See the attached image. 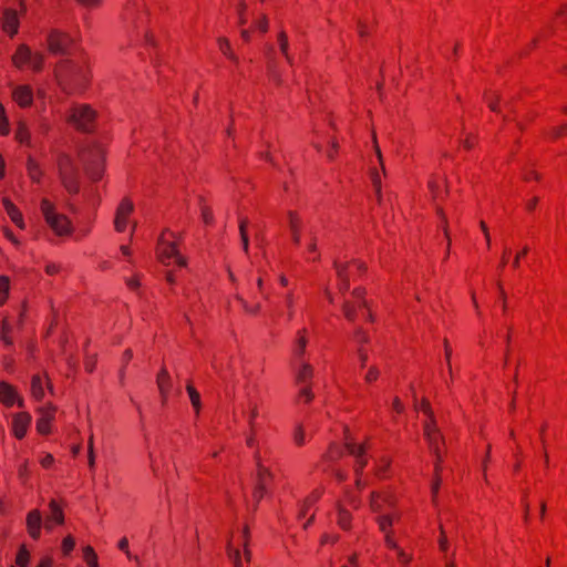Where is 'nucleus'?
<instances>
[{"label":"nucleus","mask_w":567,"mask_h":567,"mask_svg":"<svg viewBox=\"0 0 567 567\" xmlns=\"http://www.w3.org/2000/svg\"><path fill=\"white\" fill-rule=\"evenodd\" d=\"M55 76L68 94L83 90L89 82L90 72L85 63L70 59L61 60L55 68Z\"/></svg>","instance_id":"nucleus-1"},{"label":"nucleus","mask_w":567,"mask_h":567,"mask_svg":"<svg viewBox=\"0 0 567 567\" xmlns=\"http://www.w3.org/2000/svg\"><path fill=\"white\" fill-rule=\"evenodd\" d=\"M58 168L64 188L70 194H78L80 190L79 168L74 161L69 155L62 154L58 161Z\"/></svg>","instance_id":"nucleus-2"},{"label":"nucleus","mask_w":567,"mask_h":567,"mask_svg":"<svg viewBox=\"0 0 567 567\" xmlns=\"http://www.w3.org/2000/svg\"><path fill=\"white\" fill-rule=\"evenodd\" d=\"M41 212L47 224L59 236L69 235L71 233V221L65 215L55 212L54 205L48 199H42Z\"/></svg>","instance_id":"nucleus-3"},{"label":"nucleus","mask_w":567,"mask_h":567,"mask_svg":"<svg viewBox=\"0 0 567 567\" xmlns=\"http://www.w3.org/2000/svg\"><path fill=\"white\" fill-rule=\"evenodd\" d=\"M87 176L97 181L102 176L103 151L99 146H89L79 154Z\"/></svg>","instance_id":"nucleus-4"},{"label":"nucleus","mask_w":567,"mask_h":567,"mask_svg":"<svg viewBox=\"0 0 567 567\" xmlns=\"http://www.w3.org/2000/svg\"><path fill=\"white\" fill-rule=\"evenodd\" d=\"M66 117L79 130L89 132L92 128L95 112L89 105H74L68 112Z\"/></svg>","instance_id":"nucleus-5"},{"label":"nucleus","mask_w":567,"mask_h":567,"mask_svg":"<svg viewBox=\"0 0 567 567\" xmlns=\"http://www.w3.org/2000/svg\"><path fill=\"white\" fill-rule=\"evenodd\" d=\"M47 41L49 51L61 55L69 54V48L73 43L71 35L59 30L50 31Z\"/></svg>","instance_id":"nucleus-6"},{"label":"nucleus","mask_w":567,"mask_h":567,"mask_svg":"<svg viewBox=\"0 0 567 567\" xmlns=\"http://www.w3.org/2000/svg\"><path fill=\"white\" fill-rule=\"evenodd\" d=\"M158 257L166 265L173 259L178 266H186V259L178 254L175 243L166 240L164 235L159 239Z\"/></svg>","instance_id":"nucleus-7"},{"label":"nucleus","mask_w":567,"mask_h":567,"mask_svg":"<svg viewBox=\"0 0 567 567\" xmlns=\"http://www.w3.org/2000/svg\"><path fill=\"white\" fill-rule=\"evenodd\" d=\"M370 506H371L373 512L380 513L379 516L384 515V514H389V515L392 516L393 522L395 519L400 518V514L399 513H390V512H388V509H391L393 507V499H392V496L386 494V493L381 494V493L373 492L371 494Z\"/></svg>","instance_id":"nucleus-8"},{"label":"nucleus","mask_w":567,"mask_h":567,"mask_svg":"<svg viewBox=\"0 0 567 567\" xmlns=\"http://www.w3.org/2000/svg\"><path fill=\"white\" fill-rule=\"evenodd\" d=\"M424 435L429 443V446L433 454L436 457V463L442 461V455L440 453V443L443 442V437L436 427L435 423H425L424 424Z\"/></svg>","instance_id":"nucleus-9"},{"label":"nucleus","mask_w":567,"mask_h":567,"mask_svg":"<svg viewBox=\"0 0 567 567\" xmlns=\"http://www.w3.org/2000/svg\"><path fill=\"white\" fill-rule=\"evenodd\" d=\"M133 210H134V204L128 198H124L120 203V205L116 209L115 219H114V226L117 231H120V233L124 231V229L127 225V221H128V216L132 214Z\"/></svg>","instance_id":"nucleus-10"},{"label":"nucleus","mask_w":567,"mask_h":567,"mask_svg":"<svg viewBox=\"0 0 567 567\" xmlns=\"http://www.w3.org/2000/svg\"><path fill=\"white\" fill-rule=\"evenodd\" d=\"M256 391V385L246 386V404L243 406V413L247 415L248 423L251 430H254L255 419L258 416V406L254 398V393Z\"/></svg>","instance_id":"nucleus-11"},{"label":"nucleus","mask_w":567,"mask_h":567,"mask_svg":"<svg viewBox=\"0 0 567 567\" xmlns=\"http://www.w3.org/2000/svg\"><path fill=\"white\" fill-rule=\"evenodd\" d=\"M377 522H378L380 530L384 534V540H385L386 546L389 548L398 550L399 547H398L396 543L394 542V539L391 537V530H390V527L393 524L392 516L389 514L378 516Z\"/></svg>","instance_id":"nucleus-12"},{"label":"nucleus","mask_w":567,"mask_h":567,"mask_svg":"<svg viewBox=\"0 0 567 567\" xmlns=\"http://www.w3.org/2000/svg\"><path fill=\"white\" fill-rule=\"evenodd\" d=\"M27 529L33 539H39L41 535L42 515L40 511L33 509L27 515Z\"/></svg>","instance_id":"nucleus-13"},{"label":"nucleus","mask_w":567,"mask_h":567,"mask_svg":"<svg viewBox=\"0 0 567 567\" xmlns=\"http://www.w3.org/2000/svg\"><path fill=\"white\" fill-rule=\"evenodd\" d=\"M31 422V415L29 413H18L13 416L12 430L17 439L24 437L27 430Z\"/></svg>","instance_id":"nucleus-14"},{"label":"nucleus","mask_w":567,"mask_h":567,"mask_svg":"<svg viewBox=\"0 0 567 567\" xmlns=\"http://www.w3.org/2000/svg\"><path fill=\"white\" fill-rule=\"evenodd\" d=\"M346 449L348 453L355 458V473L359 475L367 464V460L364 457L365 449L363 445H357L351 442L346 444Z\"/></svg>","instance_id":"nucleus-15"},{"label":"nucleus","mask_w":567,"mask_h":567,"mask_svg":"<svg viewBox=\"0 0 567 567\" xmlns=\"http://www.w3.org/2000/svg\"><path fill=\"white\" fill-rule=\"evenodd\" d=\"M255 461L257 466L256 484L259 489L261 488L267 491V484L272 480V473L264 466L260 456L257 453L255 454Z\"/></svg>","instance_id":"nucleus-16"},{"label":"nucleus","mask_w":567,"mask_h":567,"mask_svg":"<svg viewBox=\"0 0 567 567\" xmlns=\"http://www.w3.org/2000/svg\"><path fill=\"white\" fill-rule=\"evenodd\" d=\"M19 18L18 13L13 9H6L2 18V28L10 35H14L18 32Z\"/></svg>","instance_id":"nucleus-17"},{"label":"nucleus","mask_w":567,"mask_h":567,"mask_svg":"<svg viewBox=\"0 0 567 567\" xmlns=\"http://www.w3.org/2000/svg\"><path fill=\"white\" fill-rule=\"evenodd\" d=\"M0 401L7 405H12L16 401L20 406L23 405V401L17 398L16 390L8 383H0Z\"/></svg>","instance_id":"nucleus-18"},{"label":"nucleus","mask_w":567,"mask_h":567,"mask_svg":"<svg viewBox=\"0 0 567 567\" xmlns=\"http://www.w3.org/2000/svg\"><path fill=\"white\" fill-rule=\"evenodd\" d=\"M39 412L41 415L37 421V429L41 434H47L49 433V424L53 419L54 408H41Z\"/></svg>","instance_id":"nucleus-19"},{"label":"nucleus","mask_w":567,"mask_h":567,"mask_svg":"<svg viewBox=\"0 0 567 567\" xmlns=\"http://www.w3.org/2000/svg\"><path fill=\"white\" fill-rule=\"evenodd\" d=\"M156 382H157V386H158L163 403H165L167 400L168 392L172 388L171 377L166 369H162L159 371V373L157 374Z\"/></svg>","instance_id":"nucleus-20"},{"label":"nucleus","mask_w":567,"mask_h":567,"mask_svg":"<svg viewBox=\"0 0 567 567\" xmlns=\"http://www.w3.org/2000/svg\"><path fill=\"white\" fill-rule=\"evenodd\" d=\"M13 97L21 106H28L32 103L33 95L29 86L22 85L14 89Z\"/></svg>","instance_id":"nucleus-21"},{"label":"nucleus","mask_w":567,"mask_h":567,"mask_svg":"<svg viewBox=\"0 0 567 567\" xmlns=\"http://www.w3.org/2000/svg\"><path fill=\"white\" fill-rule=\"evenodd\" d=\"M4 209L11 220L20 228H24V221L22 218V214L19 212V209L14 206L13 203H11L8 198H3L2 200Z\"/></svg>","instance_id":"nucleus-22"},{"label":"nucleus","mask_w":567,"mask_h":567,"mask_svg":"<svg viewBox=\"0 0 567 567\" xmlns=\"http://www.w3.org/2000/svg\"><path fill=\"white\" fill-rule=\"evenodd\" d=\"M32 58V51L25 44H21L18 47L17 52L14 53L12 60L16 66L21 68L24 64L29 63V60Z\"/></svg>","instance_id":"nucleus-23"},{"label":"nucleus","mask_w":567,"mask_h":567,"mask_svg":"<svg viewBox=\"0 0 567 567\" xmlns=\"http://www.w3.org/2000/svg\"><path fill=\"white\" fill-rule=\"evenodd\" d=\"M312 378V368L307 363H301L296 373V382L298 384L307 385L308 381Z\"/></svg>","instance_id":"nucleus-24"},{"label":"nucleus","mask_w":567,"mask_h":567,"mask_svg":"<svg viewBox=\"0 0 567 567\" xmlns=\"http://www.w3.org/2000/svg\"><path fill=\"white\" fill-rule=\"evenodd\" d=\"M49 506H50V515L48 516V519L51 522H54L59 525L63 524L64 515H63L61 507L56 504V502L51 501Z\"/></svg>","instance_id":"nucleus-25"},{"label":"nucleus","mask_w":567,"mask_h":567,"mask_svg":"<svg viewBox=\"0 0 567 567\" xmlns=\"http://www.w3.org/2000/svg\"><path fill=\"white\" fill-rule=\"evenodd\" d=\"M288 217H289V228L291 231L292 240L295 244L298 245L300 243L299 220H298L296 214L292 212L288 213Z\"/></svg>","instance_id":"nucleus-26"},{"label":"nucleus","mask_w":567,"mask_h":567,"mask_svg":"<svg viewBox=\"0 0 567 567\" xmlns=\"http://www.w3.org/2000/svg\"><path fill=\"white\" fill-rule=\"evenodd\" d=\"M31 392L34 399L41 400L44 395L43 381L40 375H33L31 382Z\"/></svg>","instance_id":"nucleus-27"},{"label":"nucleus","mask_w":567,"mask_h":567,"mask_svg":"<svg viewBox=\"0 0 567 567\" xmlns=\"http://www.w3.org/2000/svg\"><path fill=\"white\" fill-rule=\"evenodd\" d=\"M12 330V327L11 324L9 323V321L4 318L1 322V329H0V338L2 340V342L6 344V346H12V340L11 338L9 337V333L11 332Z\"/></svg>","instance_id":"nucleus-28"},{"label":"nucleus","mask_w":567,"mask_h":567,"mask_svg":"<svg viewBox=\"0 0 567 567\" xmlns=\"http://www.w3.org/2000/svg\"><path fill=\"white\" fill-rule=\"evenodd\" d=\"M278 42L281 53L285 55L288 63L292 64V58L288 53V39L285 32H280L278 35Z\"/></svg>","instance_id":"nucleus-29"},{"label":"nucleus","mask_w":567,"mask_h":567,"mask_svg":"<svg viewBox=\"0 0 567 567\" xmlns=\"http://www.w3.org/2000/svg\"><path fill=\"white\" fill-rule=\"evenodd\" d=\"M186 390L188 392L192 405L194 406V409L198 413V411L200 409V395H199V393L190 384H187Z\"/></svg>","instance_id":"nucleus-30"},{"label":"nucleus","mask_w":567,"mask_h":567,"mask_svg":"<svg viewBox=\"0 0 567 567\" xmlns=\"http://www.w3.org/2000/svg\"><path fill=\"white\" fill-rule=\"evenodd\" d=\"M83 554L89 567H99L96 554L91 546L84 547Z\"/></svg>","instance_id":"nucleus-31"},{"label":"nucleus","mask_w":567,"mask_h":567,"mask_svg":"<svg viewBox=\"0 0 567 567\" xmlns=\"http://www.w3.org/2000/svg\"><path fill=\"white\" fill-rule=\"evenodd\" d=\"M218 44L220 51L233 61H237V56L231 52L229 41L226 38H219Z\"/></svg>","instance_id":"nucleus-32"},{"label":"nucleus","mask_w":567,"mask_h":567,"mask_svg":"<svg viewBox=\"0 0 567 567\" xmlns=\"http://www.w3.org/2000/svg\"><path fill=\"white\" fill-rule=\"evenodd\" d=\"M43 59V54L32 52V58L29 60L28 65L34 71H40L42 69Z\"/></svg>","instance_id":"nucleus-33"},{"label":"nucleus","mask_w":567,"mask_h":567,"mask_svg":"<svg viewBox=\"0 0 567 567\" xmlns=\"http://www.w3.org/2000/svg\"><path fill=\"white\" fill-rule=\"evenodd\" d=\"M9 292V279L8 277L0 276V305H3Z\"/></svg>","instance_id":"nucleus-34"},{"label":"nucleus","mask_w":567,"mask_h":567,"mask_svg":"<svg viewBox=\"0 0 567 567\" xmlns=\"http://www.w3.org/2000/svg\"><path fill=\"white\" fill-rule=\"evenodd\" d=\"M87 463H89L90 470H94L95 453H94V445H93V435L90 436L89 443H87Z\"/></svg>","instance_id":"nucleus-35"},{"label":"nucleus","mask_w":567,"mask_h":567,"mask_svg":"<svg viewBox=\"0 0 567 567\" xmlns=\"http://www.w3.org/2000/svg\"><path fill=\"white\" fill-rule=\"evenodd\" d=\"M28 171H29V175L30 177L35 181V182H39L40 181V176H41V171L38 166V164L30 159L29 163H28Z\"/></svg>","instance_id":"nucleus-36"},{"label":"nucleus","mask_w":567,"mask_h":567,"mask_svg":"<svg viewBox=\"0 0 567 567\" xmlns=\"http://www.w3.org/2000/svg\"><path fill=\"white\" fill-rule=\"evenodd\" d=\"M333 267L336 269V272H337V276L339 278V280H343L344 279H349V276H348V272H347V269H348V265L347 264H341L337 260L333 261Z\"/></svg>","instance_id":"nucleus-37"},{"label":"nucleus","mask_w":567,"mask_h":567,"mask_svg":"<svg viewBox=\"0 0 567 567\" xmlns=\"http://www.w3.org/2000/svg\"><path fill=\"white\" fill-rule=\"evenodd\" d=\"M29 563V551L24 546H22L17 555V564L20 567H28Z\"/></svg>","instance_id":"nucleus-38"},{"label":"nucleus","mask_w":567,"mask_h":567,"mask_svg":"<svg viewBox=\"0 0 567 567\" xmlns=\"http://www.w3.org/2000/svg\"><path fill=\"white\" fill-rule=\"evenodd\" d=\"M298 334H299V337H298V340H297L295 352H296L297 355H301L305 352V348H306V344H307V339L305 337V330L299 331Z\"/></svg>","instance_id":"nucleus-39"},{"label":"nucleus","mask_w":567,"mask_h":567,"mask_svg":"<svg viewBox=\"0 0 567 567\" xmlns=\"http://www.w3.org/2000/svg\"><path fill=\"white\" fill-rule=\"evenodd\" d=\"M305 430L301 424L296 425V429L293 431V441L297 445H303L305 444Z\"/></svg>","instance_id":"nucleus-40"},{"label":"nucleus","mask_w":567,"mask_h":567,"mask_svg":"<svg viewBox=\"0 0 567 567\" xmlns=\"http://www.w3.org/2000/svg\"><path fill=\"white\" fill-rule=\"evenodd\" d=\"M228 556L233 560L235 567H243L240 561V553L238 549L231 548V546L228 544L227 546Z\"/></svg>","instance_id":"nucleus-41"},{"label":"nucleus","mask_w":567,"mask_h":567,"mask_svg":"<svg viewBox=\"0 0 567 567\" xmlns=\"http://www.w3.org/2000/svg\"><path fill=\"white\" fill-rule=\"evenodd\" d=\"M75 546V540L72 536H66L62 542V551L64 555H69Z\"/></svg>","instance_id":"nucleus-42"},{"label":"nucleus","mask_w":567,"mask_h":567,"mask_svg":"<svg viewBox=\"0 0 567 567\" xmlns=\"http://www.w3.org/2000/svg\"><path fill=\"white\" fill-rule=\"evenodd\" d=\"M17 138L21 143H28L30 140V133L24 124H20L17 131Z\"/></svg>","instance_id":"nucleus-43"},{"label":"nucleus","mask_w":567,"mask_h":567,"mask_svg":"<svg viewBox=\"0 0 567 567\" xmlns=\"http://www.w3.org/2000/svg\"><path fill=\"white\" fill-rule=\"evenodd\" d=\"M349 522H350L349 513L346 509H343V508H339V513H338V523H339V525L342 528H348L349 527Z\"/></svg>","instance_id":"nucleus-44"},{"label":"nucleus","mask_w":567,"mask_h":567,"mask_svg":"<svg viewBox=\"0 0 567 567\" xmlns=\"http://www.w3.org/2000/svg\"><path fill=\"white\" fill-rule=\"evenodd\" d=\"M320 497V494L315 492L311 496H309L305 502H303V505L300 509V513H299V518H301L305 513H306V509L311 506L318 498Z\"/></svg>","instance_id":"nucleus-45"},{"label":"nucleus","mask_w":567,"mask_h":567,"mask_svg":"<svg viewBox=\"0 0 567 567\" xmlns=\"http://www.w3.org/2000/svg\"><path fill=\"white\" fill-rule=\"evenodd\" d=\"M320 497V494L315 492L311 496H309L305 502H303V505L300 509V513H299V518H301L305 513H306V509L311 506L318 498Z\"/></svg>","instance_id":"nucleus-46"},{"label":"nucleus","mask_w":567,"mask_h":567,"mask_svg":"<svg viewBox=\"0 0 567 567\" xmlns=\"http://www.w3.org/2000/svg\"><path fill=\"white\" fill-rule=\"evenodd\" d=\"M320 497V494L315 492L311 496H309L305 502H303V505L300 509V513H299V518H301L305 513H306V509L311 506L318 498Z\"/></svg>","instance_id":"nucleus-47"},{"label":"nucleus","mask_w":567,"mask_h":567,"mask_svg":"<svg viewBox=\"0 0 567 567\" xmlns=\"http://www.w3.org/2000/svg\"><path fill=\"white\" fill-rule=\"evenodd\" d=\"M421 410L423 411L424 414L427 415L429 417V422L427 423H435V417H434V413L430 406V403L427 400H423L422 403H421Z\"/></svg>","instance_id":"nucleus-48"},{"label":"nucleus","mask_w":567,"mask_h":567,"mask_svg":"<svg viewBox=\"0 0 567 567\" xmlns=\"http://www.w3.org/2000/svg\"><path fill=\"white\" fill-rule=\"evenodd\" d=\"M8 132V121L6 117L4 107L0 104V133L6 135Z\"/></svg>","instance_id":"nucleus-49"},{"label":"nucleus","mask_w":567,"mask_h":567,"mask_svg":"<svg viewBox=\"0 0 567 567\" xmlns=\"http://www.w3.org/2000/svg\"><path fill=\"white\" fill-rule=\"evenodd\" d=\"M372 183L375 188V193L378 196V200L381 202V179L378 172H372L371 174Z\"/></svg>","instance_id":"nucleus-50"},{"label":"nucleus","mask_w":567,"mask_h":567,"mask_svg":"<svg viewBox=\"0 0 567 567\" xmlns=\"http://www.w3.org/2000/svg\"><path fill=\"white\" fill-rule=\"evenodd\" d=\"M343 312L347 319L354 320L355 317V306L350 303L349 301H346L343 305Z\"/></svg>","instance_id":"nucleus-51"},{"label":"nucleus","mask_w":567,"mask_h":567,"mask_svg":"<svg viewBox=\"0 0 567 567\" xmlns=\"http://www.w3.org/2000/svg\"><path fill=\"white\" fill-rule=\"evenodd\" d=\"M118 548L123 551H125L126 556L130 558V559H134L135 561H138V558L136 556H132L131 551L128 550V540L127 538H122L120 542H118Z\"/></svg>","instance_id":"nucleus-52"},{"label":"nucleus","mask_w":567,"mask_h":567,"mask_svg":"<svg viewBox=\"0 0 567 567\" xmlns=\"http://www.w3.org/2000/svg\"><path fill=\"white\" fill-rule=\"evenodd\" d=\"M245 10H246L245 1L239 0L238 7H237L239 24L246 23Z\"/></svg>","instance_id":"nucleus-53"},{"label":"nucleus","mask_w":567,"mask_h":567,"mask_svg":"<svg viewBox=\"0 0 567 567\" xmlns=\"http://www.w3.org/2000/svg\"><path fill=\"white\" fill-rule=\"evenodd\" d=\"M379 374H380L379 369L377 367H371L368 370L364 379H365L367 382H372V381L378 379Z\"/></svg>","instance_id":"nucleus-54"},{"label":"nucleus","mask_w":567,"mask_h":567,"mask_svg":"<svg viewBox=\"0 0 567 567\" xmlns=\"http://www.w3.org/2000/svg\"><path fill=\"white\" fill-rule=\"evenodd\" d=\"M300 398H305L306 402H309L312 400L313 394L308 385H305L299 391Z\"/></svg>","instance_id":"nucleus-55"},{"label":"nucleus","mask_w":567,"mask_h":567,"mask_svg":"<svg viewBox=\"0 0 567 567\" xmlns=\"http://www.w3.org/2000/svg\"><path fill=\"white\" fill-rule=\"evenodd\" d=\"M373 144H374V150H375V154H377L378 161H379V163H380V165L382 167L383 173H385V168L383 166V161H382V153H381V150H380V147H379V145L377 143V135H375V133H373Z\"/></svg>","instance_id":"nucleus-56"},{"label":"nucleus","mask_w":567,"mask_h":567,"mask_svg":"<svg viewBox=\"0 0 567 567\" xmlns=\"http://www.w3.org/2000/svg\"><path fill=\"white\" fill-rule=\"evenodd\" d=\"M363 293L364 291L362 289H354L352 292L354 299L359 301V305L362 307H367V302L363 299Z\"/></svg>","instance_id":"nucleus-57"},{"label":"nucleus","mask_w":567,"mask_h":567,"mask_svg":"<svg viewBox=\"0 0 567 567\" xmlns=\"http://www.w3.org/2000/svg\"><path fill=\"white\" fill-rule=\"evenodd\" d=\"M256 28L261 32H266L268 30V20L265 16H262L261 19L256 21Z\"/></svg>","instance_id":"nucleus-58"},{"label":"nucleus","mask_w":567,"mask_h":567,"mask_svg":"<svg viewBox=\"0 0 567 567\" xmlns=\"http://www.w3.org/2000/svg\"><path fill=\"white\" fill-rule=\"evenodd\" d=\"M241 302H243V307H244V309H245L247 312H249V313L255 315V313H257V312L259 311V309H260V305L249 306V305H248L246 301H244V300H243Z\"/></svg>","instance_id":"nucleus-59"},{"label":"nucleus","mask_w":567,"mask_h":567,"mask_svg":"<svg viewBox=\"0 0 567 567\" xmlns=\"http://www.w3.org/2000/svg\"><path fill=\"white\" fill-rule=\"evenodd\" d=\"M358 355H359V359H360V362H361V367H365V363L368 361V353L367 351L363 349V348H359L358 349Z\"/></svg>","instance_id":"nucleus-60"},{"label":"nucleus","mask_w":567,"mask_h":567,"mask_svg":"<svg viewBox=\"0 0 567 567\" xmlns=\"http://www.w3.org/2000/svg\"><path fill=\"white\" fill-rule=\"evenodd\" d=\"M202 217H203L204 223H206V224H210L213 220V216H212L210 212L208 210V208H206V207L202 208Z\"/></svg>","instance_id":"nucleus-61"},{"label":"nucleus","mask_w":567,"mask_h":567,"mask_svg":"<svg viewBox=\"0 0 567 567\" xmlns=\"http://www.w3.org/2000/svg\"><path fill=\"white\" fill-rule=\"evenodd\" d=\"M565 132H567V124H563L559 127H554L553 131H551V134H553L554 137H558L561 134H564Z\"/></svg>","instance_id":"nucleus-62"},{"label":"nucleus","mask_w":567,"mask_h":567,"mask_svg":"<svg viewBox=\"0 0 567 567\" xmlns=\"http://www.w3.org/2000/svg\"><path fill=\"white\" fill-rule=\"evenodd\" d=\"M396 553H398V558L400 559L401 563L408 564L411 560V556L405 554L401 548H399L396 550Z\"/></svg>","instance_id":"nucleus-63"},{"label":"nucleus","mask_w":567,"mask_h":567,"mask_svg":"<svg viewBox=\"0 0 567 567\" xmlns=\"http://www.w3.org/2000/svg\"><path fill=\"white\" fill-rule=\"evenodd\" d=\"M355 340H357L359 343H365V342H368V341H369V338H368V336H367L363 331L358 330V331L355 332Z\"/></svg>","instance_id":"nucleus-64"}]
</instances>
